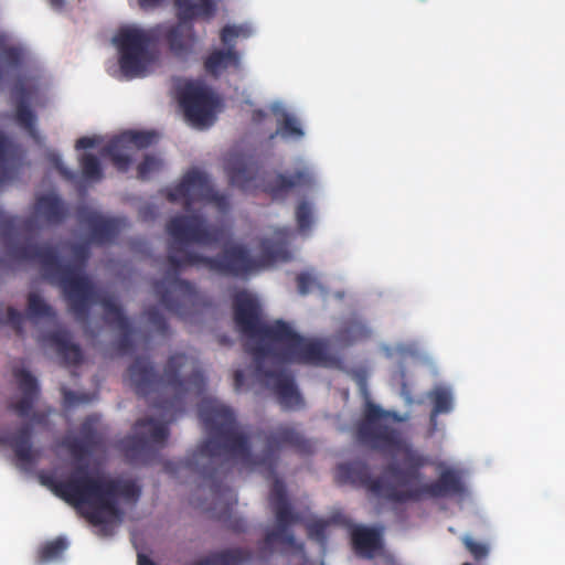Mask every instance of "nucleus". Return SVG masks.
I'll use <instances>...</instances> for the list:
<instances>
[{
    "label": "nucleus",
    "mask_w": 565,
    "mask_h": 565,
    "mask_svg": "<svg viewBox=\"0 0 565 565\" xmlns=\"http://www.w3.org/2000/svg\"><path fill=\"white\" fill-rule=\"evenodd\" d=\"M1 55L10 67L18 68L22 64L23 52L20 47L4 46L1 50Z\"/></svg>",
    "instance_id": "nucleus-42"
},
{
    "label": "nucleus",
    "mask_w": 565,
    "mask_h": 565,
    "mask_svg": "<svg viewBox=\"0 0 565 565\" xmlns=\"http://www.w3.org/2000/svg\"><path fill=\"white\" fill-rule=\"evenodd\" d=\"M198 413L210 437L184 460L167 461L164 470L171 475L182 469L198 473L212 481V491L218 494L220 486L215 481L228 465V457L239 459L248 468L258 469L267 479L273 480L269 504L276 519V526L265 534L264 550L271 553L276 545H281L284 551L302 552L303 545L296 541L290 531L291 525L301 522V516L292 510L286 486L276 472L282 448L291 447L307 455L312 452V445L292 425L280 424L264 434L265 447L260 454L254 455L248 437L238 431L235 414L230 407L216 399L206 398L199 404Z\"/></svg>",
    "instance_id": "nucleus-1"
},
{
    "label": "nucleus",
    "mask_w": 565,
    "mask_h": 565,
    "mask_svg": "<svg viewBox=\"0 0 565 565\" xmlns=\"http://www.w3.org/2000/svg\"><path fill=\"white\" fill-rule=\"evenodd\" d=\"M233 308L237 329L246 337L266 342L255 345L249 351L256 363L257 377L274 391L284 408H299L303 401L292 374L284 369L264 370L263 367V361L271 354V344L276 337L278 333L281 334V331L286 332L285 322L278 320L273 324L264 323L258 301L244 290L235 294Z\"/></svg>",
    "instance_id": "nucleus-8"
},
{
    "label": "nucleus",
    "mask_w": 565,
    "mask_h": 565,
    "mask_svg": "<svg viewBox=\"0 0 565 565\" xmlns=\"http://www.w3.org/2000/svg\"><path fill=\"white\" fill-rule=\"evenodd\" d=\"M407 419V415L386 411L366 399L362 417L355 425L358 443L385 455L395 456L403 452L405 468H401L396 462H391L384 468L383 477L373 478L366 462L354 460L339 465L337 477L343 482L365 489L375 497L399 503L391 498L392 492H402L403 486H408L412 481L420 478L419 470L426 463L425 458L411 450L401 431L391 425V423H404Z\"/></svg>",
    "instance_id": "nucleus-3"
},
{
    "label": "nucleus",
    "mask_w": 565,
    "mask_h": 565,
    "mask_svg": "<svg viewBox=\"0 0 565 565\" xmlns=\"http://www.w3.org/2000/svg\"><path fill=\"white\" fill-rule=\"evenodd\" d=\"M243 34V28L236 25H225L221 30V41L224 45L234 50L235 40Z\"/></svg>",
    "instance_id": "nucleus-43"
},
{
    "label": "nucleus",
    "mask_w": 565,
    "mask_h": 565,
    "mask_svg": "<svg viewBox=\"0 0 565 565\" xmlns=\"http://www.w3.org/2000/svg\"><path fill=\"white\" fill-rule=\"evenodd\" d=\"M67 215L68 209L57 194H41L35 199L30 217L12 216L0 210V236L6 242L12 241L22 234H33L43 225H60Z\"/></svg>",
    "instance_id": "nucleus-10"
},
{
    "label": "nucleus",
    "mask_w": 565,
    "mask_h": 565,
    "mask_svg": "<svg viewBox=\"0 0 565 565\" xmlns=\"http://www.w3.org/2000/svg\"><path fill=\"white\" fill-rule=\"evenodd\" d=\"M145 316L148 319V322L163 337L169 333V324L163 317V315L159 311V309L154 306L149 307L145 311Z\"/></svg>",
    "instance_id": "nucleus-36"
},
{
    "label": "nucleus",
    "mask_w": 565,
    "mask_h": 565,
    "mask_svg": "<svg viewBox=\"0 0 565 565\" xmlns=\"http://www.w3.org/2000/svg\"><path fill=\"white\" fill-rule=\"evenodd\" d=\"M245 383V374L242 370H236L234 372V388L239 391Z\"/></svg>",
    "instance_id": "nucleus-50"
},
{
    "label": "nucleus",
    "mask_w": 565,
    "mask_h": 565,
    "mask_svg": "<svg viewBox=\"0 0 565 565\" xmlns=\"http://www.w3.org/2000/svg\"><path fill=\"white\" fill-rule=\"evenodd\" d=\"M160 166L161 161L158 158L147 154L138 166V178L141 180L147 179L151 172L159 170Z\"/></svg>",
    "instance_id": "nucleus-41"
},
{
    "label": "nucleus",
    "mask_w": 565,
    "mask_h": 565,
    "mask_svg": "<svg viewBox=\"0 0 565 565\" xmlns=\"http://www.w3.org/2000/svg\"><path fill=\"white\" fill-rule=\"evenodd\" d=\"M167 232L173 239L168 246L169 268L164 277L153 284V290L160 303L182 319L196 311L201 298L194 285L179 277L183 268L204 267L220 276L233 278H246L258 268L249 250L239 244L226 246L212 257L178 246L190 243L206 246L222 239L223 230L207 226L201 215H177L167 223Z\"/></svg>",
    "instance_id": "nucleus-2"
},
{
    "label": "nucleus",
    "mask_w": 565,
    "mask_h": 565,
    "mask_svg": "<svg viewBox=\"0 0 565 565\" xmlns=\"http://www.w3.org/2000/svg\"><path fill=\"white\" fill-rule=\"evenodd\" d=\"M190 21L159 23L149 29L138 26L121 28L114 36L119 52V70L125 79L145 77L156 61L149 50L158 42H163L169 52L181 61H186L195 50L196 35Z\"/></svg>",
    "instance_id": "nucleus-7"
},
{
    "label": "nucleus",
    "mask_w": 565,
    "mask_h": 565,
    "mask_svg": "<svg viewBox=\"0 0 565 565\" xmlns=\"http://www.w3.org/2000/svg\"><path fill=\"white\" fill-rule=\"evenodd\" d=\"M253 553L247 548H227L210 554L193 565H243L252 559Z\"/></svg>",
    "instance_id": "nucleus-26"
},
{
    "label": "nucleus",
    "mask_w": 565,
    "mask_h": 565,
    "mask_svg": "<svg viewBox=\"0 0 565 565\" xmlns=\"http://www.w3.org/2000/svg\"><path fill=\"white\" fill-rule=\"evenodd\" d=\"M28 317L31 320L39 319H53L55 318V312L53 308L47 305L42 297L36 292H30L28 295Z\"/></svg>",
    "instance_id": "nucleus-30"
},
{
    "label": "nucleus",
    "mask_w": 565,
    "mask_h": 565,
    "mask_svg": "<svg viewBox=\"0 0 565 565\" xmlns=\"http://www.w3.org/2000/svg\"><path fill=\"white\" fill-rule=\"evenodd\" d=\"M296 280L300 295H307L315 284V278L307 271L298 274Z\"/></svg>",
    "instance_id": "nucleus-45"
},
{
    "label": "nucleus",
    "mask_w": 565,
    "mask_h": 565,
    "mask_svg": "<svg viewBox=\"0 0 565 565\" xmlns=\"http://www.w3.org/2000/svg\"><path fill=\"white\" fill-rule=\"evenodd\" d=\"M45 341L55 349L64 365H78L83 362L82 349L72 342L67 330H55L45 335Z\"/></svg>",
    "instance_id": "nucleus-21"
},
{
    "label": "nucleus",
    "mask_w": 565,
    "mask_h": 565,
    "mask_svg": "<svg viewBox=\"0 0 565 565\" xmlns=\"http://www.w3.org/2000/svg\"><path fill=\"white\" fill-rule=\"evenodd\" d=\"M289 237L290 230L287 227L275 228L269 237H263L259 243L262 259L267 264L288 260L290 258Z\"/></svg>",
    "instance_id": "nucleus-20"
},
{
    "label": "nucleus",
    "mask_w": 565,
    "mask_h": 565,
    "mask_svg": "<svg viewBox=\"0 0 565 565\" xmlns=\"http://www.w3.org/2000/svg\"><path fill=\"white\" fill-rule=\"evenodd\" d=\"M418 480L419 478L417 481ZM415 482L416 480L412 481L408 486H403L402 492H392L391 498L399 501V503H405L408 501H418L424 495L445 498L461 494L465 490L461 477L454 469H445L434 482L414 486Z\"/></svg>",
    "instance_id": "nucleus-15"
},
{
    "label": "nucleus",
    "mask_w": 565,
    "mask_h": 565,
    "mask_svg": "<svg viewBox=\"0 0 565 565\" xmlns=\"http://www.w3.org/2000/svg\"><path fill=\"white\" fill-rule=\"evenodd\" d=\"M128 377L136 394L147 398L169 420L182 411L186 393L201 395L206 385L198 359L180 352L169 356L162 374L156 371L149 358L138 356L128 367Z\"/></svg>",
    "instance_id": "nucleus-4"
},
{
    "label": "nucleus",
    "mask_w": 565,
    "mask_h": 565,
    "mask_svg": "<svg viewBox=\"0 0 565 565\" xmlns=\"http://www.w3.org/2000/svg\"><path fill=\"white\" fill-rule=\"evenodd\" d=\"M55 495L82 511L93 525H103L106 530L108 518L121 519L119 499L136 504L141 488L135 480L90 475L87 466H77L63 480L45 478Z\"/></svg>",
    "instance_id": "nucleus-5"
},
{
    "label": "nucleus",
    "mask_w": 565,
    "mask_h": 565,
    "mask_svg": "<svg viewBox=\"0 0 565 565\" xmlns=\"http://www.w3.org/2000/svg\"><path fill=\"white\" fill-rule=\"evenodd\" d=\"M169 437L166 424L154 418L139 419L134 426V435L122 440L125 457L132 465H148L164 447Z\"/></svg>",
    "instance_id": "nucleus-11"
},
{
    "label": "nucleus",
    "mask_w": 565,
    "mask_h": 565,
    "mask_svg": "<svg viewBox=\"0 0 565 565\" xmlns=\"http://www.w3.org/2000/svg\"><path fill=\"white\" fill-rule=\"evenodd\" d=\"M63 401L65 406L73 407L89 403L92 397L88 394H78L73 391L63 388Z\"/></svg>",
    "instance_id": "nucleus-44"
},
{
    "label": "nucleus",
    "mask_w": 565,
    "mask_h": 565,
    "mask_svg": "<svg viewBox=\"0 0 565 565\" xmlns=\"http://www.w3.org/2000/svg\"><path fill=\"white\" fill-rule=\"evenodd\" d=\"M17 150V146L0 132V186L14 177L13 160Z\"/></svg>",
    "instance_id": "nucleus-28"
},
{
    "label": "nucleus",
    "mask_w": 565,
    "mask_h": 565,
    "mask_svg": "<svg viewBox=\"0 0 565 565\" xmlns=\"http://www.w3.org/2000/svg\"><path fill=\"white\" fill-rule=\"evenodd\" d=\"M170 202L183 201L184 209L190 211L196 202L214 203L221 210L227 206V198L216 192L207 177L199 170L188 171L181 182L167 193Z\"/></svg>",
    "instance_id": "nucleus-14"
},
{
    "label": "nucleus",
    "mask_w": 565,
    "mask_h": 565,
    "mask_svg": "<svg viewBox=\"0 0 565 565\" xmlns=\"http://www.w3.org/2000/svg\"><path fill=\"white\" fill-rule=\"evenodd\" d=\"M166 0H138L139 7L145 10H153L161 7Z\"/></svg>",
    "instance_id": "nucleus-49"
},
{
    "label": "nucleus",
    "mask_w": 565,
    "mask_h": 565,
    "mask_svg": "<svg viewBox=\"0 0 565 565\" xmlns=\"http://www.w3.org/2000/svg\"><path fill=\"white\" fill-rule=\"evenodd\" d=\"M266 117V113L262 109H256L253 111L252 119L255 122H260Z\"/></svg>",
    "instance_id": "nucleus-52"
},
{
    "label": "nucleus",
    "mask_w": 565,
    "mask_h": 565,
    "mask_svg": "<svg viewBox=\"0 0 565 565\" xmlns=\"http://www.w3.org/2000/svg\"><path fill=\"white\" fill-rule=\"evenodd\" d=\"M24 316L13 307L3 308L0 306V326H10L19 337L24 333Z\"/></svg>",
    "instance_id": "nucleus-34"
},
{
    "label": "nucleus",
    "mask_w": 565,
    "mask_h": 565,
    "mask_svg": "<svg viewBox=\"0 0 565 565\" xmlns=\"http://www.w3.org/2000/svg\"><path fill=\"white\" fill-rule=\"evenodd\" d=\"M279 132L282 137H291L295 139H300L303 136V130L298 119L287 113L284 114Z\"/></svg>",
    "instance_id": "nucleus-35"
},
{
    "label": "nucleus",
    "mask_w": 565,
    "mask_h": 565,
    "mask_svg": "<svg viewBox=\"0 0 565 565\" xmlns=\"http://www.w3.org/2000/svg\"><path fill=\"white\" fill-rule=\"evenodd\" d=\"M462 565H471L470 563H463Z\"/></svg>",
    "instance_id": "nucleus-57"
},
{
    "label": "nucleus",
    "mask_w": 565,
    "mask_h": 565,
    "mask_svg": "<svg viewBox=\"0 0 565 565\" xmlns=\"http://www.w3.org/2000/svg\"><path fill=\"white\" fill-rule=\"evenodd\" d=\"M228 529L235 533H243L247 530V523L243 519H234L230 521Z\"/></svg>",
    "instance_id": "nucleus-48"
},
{
    "label": "nucleus",
    "mask_w": 565,
    "mask_h": 565,
    "mask_svg": "<svg viewBox=\"0 0 565 565\" xmlns=\"http://www.w3.org/2000/svg\"><path fill=\"white\" fill-rule=\"evenodd\" d=\"M68 546L64 537H56L46 542L39 551V563L46 564L62 557Z\"/></svg>",
    "instance_id": "nucleus-31"
},
{
    "label": "nucleus",
    "mask_w": 565,
    "mask_h": 565,
    "mask_svg": "<svg viewBox=\"0 0 565 565\" xmlns=\"http://www.w3.org/2000/svg\"><path fill=\"white\" fill-rule=\"evenodd\" d=\"M3 75H4V74H3V71H2V68L0 67V81L3 78Z\"/></svg>",
    "instance_id": "nucleus-56"
},
{
    "label": "nucleus",
    "mask_w": 565,
    "mask_h": 565,
    "mask_svg": "<svg viewBox=\"0 0 565 565\" xmlns=\"http://www.w3.org/2000/svg\"><path fill=\"white\" fill-rule=\"evenodd\" d=\"M352 545L359 556L371 558L381 548V535L374 529L356 526L352 531Z\"/></svg>",
    "instance_id": "nucleus-25"
},
{
    "label": "nucleus",
    "mask_w": 565,
    "mask_h": 565,
    "mask_svg": "<svg viewBox=\"0 0 565 565\" xmlns=\"http://www.w3.org/2000/svg\"><path fill=\"white\" fill-rule=\"evenodd\" d=\"M138 565H156V563L147 555L139 553L137 558Z\"/></svg>",
    "instance_id": "nucleus-51"
},
{
    "label": "nucleus",
    "mask_w": 565,
    "mask_h": 565,
    "mask_svg": "<svg viewBox=\"0 0 565 565\" xmlns=\"http://www.w3.org/2000/svg\"><path fill=\"white\" fill-rule=\"evenodd\" d=\"M370 331L365 329L364 327L360 328V338L367 337Z\"/></svg>",
    "instance_id": "nucleus-54"
},
{
    "label": "nucleus",
    "mask_w": 565,
    "mask_h": 565,
    "mask_svg": "<svg viewBox=\"0 0 565 565\" xmlns=\"http://www.w3.org/2000/svg\"><path fill=\"white\" fill-rule=\"evenodd\" d=\"M96 303L103 307L106 323L121 332L117 341V349L121 354H127L132 349L134 329L130 320L113 296H103Z\"/></svg>",
    "instance_id": "nucleus-17"
},
{
    "label": "nucleus",
    "mask_w": 565,
    "mask_h": 565,
    "mask_svg": "<svg viewBox=\"0 0 565 565\" xmlns=\"http://www.w3.org/2000/svg\"><path fill=\"white\" fill-rule=\"evenodd\" d=\"M13 97L15 99V120L18 125L25 129L31 136H35L36 116L29 106L31 98L30 89L24 83L19 82L13 87Z\"/></svg>",
    "instance_id": "nucleus-23"
},
{
    "label": "nucleus",
    "mask_w": 565,
    "mask_h": 565,
    "mask_svg": "<svg viewBox=\"0 0 565 565\" xmlns=\"http://www.w3.org/2000/svg\"><path fill=\"white\" fill-rule=\"evenodd\" d=\"M428 396L434 404L430 414V422H436L439 414H447L452 411V396L447 388H435Z\"/></svg>",
    "instance_id": "nucleus-29"
},
{
    "label": "nucleus",
    "mask_w": 565,
    "mask_h": 565,
    "mask_svg": "<svg viewBox=\"0 0 565 565\" xmlns=\"http://www.w3.org/2000/svg\"><path fill=\"white\" fill-rule=\"evenodd\" d=\"M461 541L475 561L480 562L488 557V555H489L488 544L482 543V542H477L469 535H465L461 539Z\"/></svg>",
    "instance_id": "nucleus-37"
},
{
    "label": "nucleus",
    "mask_w": 565,
    "mask_h": 565,
    "mask_svg": "<svg viewBox=\"0 0 565 565\" xmlns=\"http://www.w3.org/2000/svg\"><path fill=\"white\" fill-rule=\"evenodd\" d=\"M328 525L329 523L324 520H316L308 522L306 525L308 537L315 540L321 545H324L327 541L326 531Z\"/></svg>",
    "instance_id": "nucleus-39"
},
{
    "label": "nucleus",
    "mask_w": 565,
    "mask_h": 565,
    "mask_svg": "<svg viewBox=\"0 0 565 565\" xmlns=\"http://www.w3.org/2000/svg\"><path fill=\"white\" fill-rule=\"evenodd\" d=\"M49 3L53 9L60 10L64 6V0H49Z\"/></svg>",
    "instance_id": "nucleus-53"
},
{
    "label": "nucleus",
    "mask_w": 565,
    "mask_h": 565,
    "mask_svg": "<svg viewBox=\"0 0 565 565\" xmlns=\"http://www.w3.org/2000/svg\"><path fill=\"white\" fill-rule=\"evenodd\" d=\"M100 142L99 137H81L77 139L75 148L77 150L88 149L98 146Z\"/></svg>",
    "instance_id": "nucleus-47"
},
{
    "label": "nucleus",
    "mask_w": 565,
    "mask_h": 565,
    "mask_svg": "<svg viewBox=\"0 0 565 565\" xmlns=\"http://www.w3.org/2000/svg\"><path fill=\"white\" fill-rule=\"evenodd\" d=\"M239 63L238 53L232 47L227 50H215L204 60V70L207 74L218 76L230 65L237 66Z\"/></svg>",
    "instance_id": "nucleus-27"
},
{
    "label": "nucleus",
    "mask_w": 565,
    "mask_h": 565,
    "mask_svg": "<svg viewBox=\"0 0 565 565\" xmlns=\"http://www.w3.org/2000/svg\"><path fill=\"white\" fill-rule=\"evenodd\" d=\"M156 137L151 131H124L110 139L100 153L108 157L118 171L126 172L131 164L132 152L148 148Z\"/></svg>",
    "instance_id": "nucleus-16"
},
{
    "label": "nucleus",
    "mask_w": 565,
    "mask_h": 565,
    "mask_svg": "<svg viewBox=\"0 0 565 565\" xmlns=\"http://www.w3.org/2000/svg\"><path fill=\"white\" fill-rule=\"evenodd\" d=\"M97 417L95 415L88 416L82 423L79 428V437L94 447L98 445V436L96 431Z\"/></svg>",
    "instance_id": "nucleus-38"
},
{
    "label": "nucleus",
    "mask_w": 565,
    "mask_h": 565,
    "mask_svg": "<svg viewBox=\"0 0 565 565\" xmlns=\"http://www.w3.org/2000/svg\"><path fill=\"white\" fill-rule=\"evenodd\" d=\"M286 332L278 333L273 344L282 345L273 356L282 363L294 362L315 366H326L331 362L327 344L321 340H307L298 334L287 322Z\"/></svg>",
    "instance_id": "nucleus-12"
},
{
    "label": "nucleus",
    "mask_w": 565,
    "mask_h": 565,
    "mask_svg": "<svg viewBox=\"0 0 565 565\" xmlns=\"http://www.w3.org/2000/svg\"><path fill=\"white\" fill-rule=\"evenodd\" d=\"M50 160L52 161V163L54 164L55 169L58 171V173L65 178L66 180H73L75 178V174L73 171H71L70 169H67L64 163H63V160L62 158L60 157V154L57 153H51L50 154Z\"/></svg>",
    "instance_id": "nucleus-46"
},
{
    "label": "nucleus",
    "mask_w": 565,
    "mask_h": 565,
    "mask_svg": "<svg viewBox=\"0 0 565 565\" xmlns=\"http://www.w3.org/2000/svg\"><path fill=\"white\" fill-rule=\"evenodd\" d=\"M295 216H296L298 230L301 233L309 232L313 224V206H312V204L307 200L300 201L296 206Z\"/></svg>",
    "instance_id": "nucleus-33"
},
{
    "label": "nucleus",
    "mask_w": 565,
    "mask_h": 565,
    "mask_svg": "<svg viewBox=\"0 0 565 565\" xmlns=\"http://www.w3.org/2000/svg\"><path fill=\"white\" fill-rule=\"evenodd\" d=\"M67 448L74 458L82 459L90 452L94 446L77 437L67 443Z\"/></svg>",
    "instance_id": "nucleus-40"
},
{
    "label": "nucleus",
    "mask_w": 565,
    "mask_h": 565,
    "mask_svg": "<svg viewBox=\"0 0 565 565\" xmlns=\"http://www.w3.org/2000/svg\"><path fill=\"white\" fill-rule=\"evenodd\" d=\"M14 376L18 381L21 397L17 401H11L8 404V409L14 413L19 418L29 419V422L22 424L12 434H0V445L9 446L19 462L31 465L34 462L32 449L33 426H46L50 412L34 411V406L40 396L36 379L26 370H17Z\"/></svg>",
    "instance_id": "nucleus-9"
},
{
    "label": "nucleus",
    "mask_w": 565,
    "mask_h": 565,
    "mask_svg": "<svg viewBox=\"0 0 565 565\" xmlns=\"http://www.w3.org/2000/svg\"><path fill=\"white\" fill-rule=\"evenodd\" d=\"M78 216L90 231V241L98 245L113 242L119 234L121 221L115 217H104L97 212L82 209Z\"/></svg>",
    "instance_id": "nucleus-19"
},
{
    "label": "nucleus",
    "mask_w": 565,
    "mask_h": 565,
    "mask_svg": "<svg viewBox=\"0 0 565 565\" xmlns=\"http://www.w3.org/2000/svg\"><path fill=\"white\" fill-rule=\"evenodd\" d=\"M71 252L78 263L77 267L63 264L54 247L29 241L10 244L8 254L15 262L38 263L45 278L61 287L68 302V309L75 319L86 323L92 305L96 303L104 295H100L89 278L83 274L90 256L89 246L86 243H76L71 246Z\"/></svg>",
    "instance_id": "nucleus-6"
},
{
    "label": "nucleus",
    "mask_w": 565,
    "mask_h": 565,
    "mask_svg": "<svg viewBox=\"0 0 565 565\" xmlns=\"http://www.w3.org/2000/svg\"><path fill=\"white\" fill-rule=\"evenodd\" d=\"M226 172L231 184L243 191H250L257 186L259 167L250 160L238 158L231 161L226 167Z\"/></svg>",
    "instance_id": "nucleus-22"
},
{
    "label": "nucleus",
    "mask_w": 565,
    "mask_h": 565,
    "mask_svg": "<svg viewBox=\"0 0 565 565\" xmlns=\"http://www.w3.org/2000/svg\"><path fill=\"white\" fill-rule=\"evenodd\" d=\"M177 18L180 21L211 20L216 13L215 0H174Z\"/></svg>",
    "instance_id": "nucleus-24"
},
{
    "label": "nucleus",
    "mask_w": 565,
    "mask_h": 565,
    "mask_svg": "<svg viewBox=\"0 0 565 565\" xmlns=\"http://www.w3.org/2000/svg\"><path fill=\"white\" fill-rule=\"evenodd\" d=\"M179 103L186 120L193 127L205 128L215 120L218 98L201 83H185L179 90Z\"/></svg>",
    "instance_id": "nucleus-13"
},
{
    "label": "nucleus",
    "mask_w": 565,
    "mask_h": 565,
    "mask_svg": "<svg viewBox=\"0 0 565 565\" xmlns=\"http://www.w3.org/2000/svg\"><path fill=\"white\" fill-rule=\"evenodd\" d=\"M83 178L86 181L98 182L103 179V169L98 158L92 153H84L79 158Z\"/></svg>",
    "instance_id": "nucleus-32"
},
{
    "label": "nucleus",
    "mask_w": 565,
    "mask_h": 565,
    "mask_svg": "<svg viewBox=\"0 0 565 565\" xmlns=\"http://www.w3.org/2000/svg\"><path fill=\"white\" fill-rule=\"evenodd\" d=\"M226 492L228 493L230 498L234 500V503H236L237 499L233 491L231 489H226Z\"/></svg>",
    "instance_id": "nucleus-55"
},
{
    "label": "nucleus",
    "mask_w": 565,
    "mask_h": 565,
    "mask_svg": "<svg viewBox=\"0 0 565 565\" xmlns=\"http://www.w3.org/2000/svg\"><path fill=\"white\" fill-rule=\"evenodd\" d=\"M313 184V174L308 168L296 170L291 174L277 173L264 184V191L273 200H284L296 188H310Z\"/></svg>",
    "instance_id": "nucleus-18"
}]
</instances>
